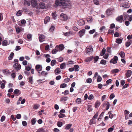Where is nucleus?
I'll return each instance as SVG.
<instances>
[{"mask_svg": "<svg viewBox=\"0 0 132 132\" xmlns=\"http://www.w3.org/2000/svg\"><path fill=\"white\" fill-rule=\"evenodd\" d=\"M65 0H56L55 1V4L56 6H65Z\"/></svg>", "mask_w": 132, "mask_h": 132, "instance_id": "f257e3e1", "label": "nucleus"}, {"mask_svg": "<svg viewBox=\"0 0 132 132\" xmlns=\"http://www.w3.org/2000/svg\"><path fill=\"white\" fill-rule=\"evenodd\" d=\"M13 68L15 69L16 70H19L21 68V65L18 63H15L13 66Z\"/></svg>", "mask_w": 132, "mask_h": 132, "instance_id": "f03ea898", "label": "nucleus"}, {"mask_svg": "<svg viewBox=\"0 0 132 132\" xmlns=\"http://www.w3.org/2000/svg\"><path fill=\"white\" fill-rule=\"evenodd\" d=\"M93 48L91 47H87L86 48V53L88 54H90L92 53L93 51Z\"/></svg>", "mask_w": 132, "mask_h": 132, "instance_id": "7ed1b4c3", "label": "nucleus"}, {"mask_svg": "<svg viewBox=\"0 0 132 132\" xmlns=\"http://www.w3.org/2000/svg\"><path fill=\"white\" fill-rule=\"evenodd\" d=\"M60 17L61 19L63 21H66L67 20V15L65 14L62 13L60 15Z\"/></svg>", "mask_w": 132, "mask_h": 132, "instance_id": "20e7f679", "label": "nucleus"}, {"mask_svg": "<svg viewBox=\"0 0 132 132\" xmlns=\"http://www.w3.org/2000/svg\"><path fill=\"white\" fill-rule=\"evenodd\" d=\"M116 20L120 23L122 22L123 20V15H121L118 16L117 18L116 19Z\"/></svg>", "mask_w": 132, "mask_h": 132, "instance_id": "39448f33", "label": "nucleus"}, {"mask_svg": "<svg viewBox=\"0 0 132 132\" xmlns=\"http://www.w3.org/2000/svg\"><path fill=\"white\" fill-rule=\"evenodd\" d=\"M77 23L79 26H82L85 24V23L84 20L80 19L78 21Z\"/></svg>", "mask_w": 132, "mask_h": 132, "instance_id": "423d86ee", "label": "nucleus"}, {"mask_svg": "<svg viewBox=\"0 0 132 132\" xmlns=\"http://www.w3.org/2000/svg\"><path fill=\"white\" fill-rule=\"evenodd\" d=\"M113 10V9L112 8H109L106 10V13L108 15H110L112 14Z\"/></svg>", "mask_w": 132, "mask_h": 132, "instance_id": "0eeeda50", "label": "nucleus"}, {"mask_svg": "<svg viewBox=\"0 0 132 132\" xmlns=\"http://www.w3.org/2000/svg\"><path fill=\"white\" fill-rule=\"evenodd\" d=\"M31 3L32 6L33 7H35L37 5L36 0H31Z\"/></svg>", "mask_w": 132, "mask_h": 132, "instance_id": "6e6552de", "label": "nucleus"}, {"mask_svg": "<svg viewBox=\"0 0 132 132\" xmlns=\"http://www.w3.org/2000/svg\"><path fill=\"white\" fill-rule=\"evenodd\" d=\"M35 69L38 71H41L42 69V67L39 65H37L35 66Z\"/></svg>", "mask_w": 132, "mask_h": 132, "instance_id": "1a4fd4ad", "label": "nucleus"}, {"mask_svg": "<svg viewBox=\"0 0 132 132\" xmlns=\"http://www.w3.org/2000/svg\"><path fill=\"white\" fill-rule=\"evenodd\" d=\"M85 30L84 29H82L79 32V35L80 37H82L85 33Z\"/></svg>", "mask_w": 132, "mask_h": 132, "instance_id": "9d476101", "label": "nucleus"}, {"mask_svg": "<svg viewBox=\"0 0 132 132\" xmlns=\"http://www.w3.org/2000/svg\"><path fill=\"white\" fill-rule=\"evenodd\" d=\"M39 40L40 42H42L44 40L45 37L44 35H40L39 37Z\"/></svg>", "mask_w": 132, "mask_h": 132, "instance_id": "9b49d317", "label": "nucleus"}, {"mask_svg": "<svg viewBox=\"0 0 132 132\" xmlns=\"http://www.w3.org/2000/svg\"><path fill=\"white\" fill-rule=\"evenodd\" d=\"M23 4L25 6H29L30 4V1H28V0L24 1Z\"/></svg>", "mask_w": 132, "mask_h": 132, "instance_id": "f8f14e48", "label": "nucleus"}, {"mask_svg": "<svg viewBox=\"0 0 132 132\" xmlns=\"http://www.w3.org/2000/svg\"><path fill=\"white\" fill-rule=\"evenodd\" d=\"M132 71L130 70H128L125 75L127 78H128L131 75Z\"/></svg>", "mask_w": 132, "mask_h": 132, "instance_id": "ddd939ff", "label": "nucleus"}, {"mask_svg": "<svg viewBox=\"0 0 132 132\" xmlns=\"http://www.w3.org/2000/svg\"><path fill=\"white\" fill-rule=\"evenodd\" d=\"M57 49L59 51H62L64 48V45L63 44L60 45L58 46H57Z\"/></svg>", "mask_w": 132, "mask_h": 132, "instance_id": "4468645a", "label": "nucleus"}, {"mask_svg": "<svg viewBox=\"0 0 132 132\" xmlns=\"http://www.w3.org/2000/svg\"><path fill=\"white\" fill-rule=\"evenodd\" d=\"M39 8L41 9H44L45 8V4L43 2H40L39 4Z\"/></svg>", "mask_w": 132, "mask_h": 132, "instance_id": "2eb2a0df", "label": "nucleus"}, {"mask_svg": "<svg viewBox=\"0 0 132 132\" xmlns=\"http://www.w3.org/2000/svg\"><path fill=\"white\" fill-rule=\"evenodd\" d=\"M93 59V56H90L89 57L87 58L85 60V61L87 62H90Z\"/></svg>", "mask_w": 132, "mask_h": 132, "instance_id": "dca6fc26", "label": "nucleus"}, {"mask_svg": "<svg viewBox=\"0 0 132 132\" xmlns=\"http://www.w3.org/2000/svg\"><path fill=\"white\" fill-rule=\"evenodd\" d=\"M59 50L57 49V46H56L54 49L52 51V53L53 54H56L57 52L59 51Z\"/></svg>", "mask_w": 132, "mask_h": 132, "instance_id": "f3484780", "label": "nucleus"}, {"mask_svg": "<svg viewBox=\"0 0 132 132\" xmlns=\"http://www.w3.org/2000/svg\"><path fill=\"white\" fill-rule=\"evenodd\" d=\"M123 38H122V39L118 38L116 39V43H117L118 44H120L122 43Z\"/></svg>", "mask_w": 132, "mask_h": 132, "instance_id": "a211bd4d", "label": "nucleus"}, {"mask_svg": "<svg viewBox=\"0 0 132 132\" xmlns=\"http://www.w3.org/2000/svg\"><path fill=\"white\" fill-rule=\"evenodd\" d=\"M50 18L48 16H47L45 18L44 20V23L45 24H46L48 22L50 21Z\"/></svg>", "mask_w": 132, "mask_h": 132, "instance_id": "6ab92c4d", "label": "nucleus"}, {"mask_svg": "<svg viewBox=\"0 0 132 132\" xmlns=\"http://www.w3.org/2000/svg\"><path fill=\"white\" fill-rule=\"evenodd\" d=\"M48 74V73L46 72H45L44 71H42L40 73V74L38 75L39 76H41V75H44L45 77H46V75Z\"/></svg>", "mask_w": 132, "mask_h": 132, "instance_id": "aec40b11", "label": "nucleus"}, {"mask_svg": "<svg viewBox=\"0 0 132 132\" xmlns=\"http://www.w3.org/2000/svg\"><path fill=\"white\" fill-rule=\"evenodd\" d=\"M123 6L126 8H128L130 6L128 4V3L126 2L124 3L122 5Z\"/></svg>", "mask_w": 132, "mask_h": 132, "instance_id": "412c9836", "label": "nucleus"}, {"mask_svg": "<svg viewBox=\"0 0 132 132\" xmlns=\"http://www.w3.org/2000/svg\"><path fill=\"white\" fill-rule=\"evenodd\" d=\"M14 55V53L13 52H11L9 56L8 57V59L9 60H11L12 59Z\"/></svg>", "mask_w": 132, "mask_h": 132, "instance_id": "4be33fe9", "label": "nucleus"}, {"mask_svg": "<svg viewBox=\"0 0 132 132\" xmlns=\"http://www.w3.org/2000/svg\"><path fill=\"white\" fill-rule=\"evenodd\" d=\"M54 72L56 74H58L60 73V69L58 68H57L55 69Z\"/></svg>", "mask_w": 132, "mask_h": 132, "instance_id": "5701e85b", "label": "nucleus"}, {"mask_svg": "<svg viewBox=\"0 0 132 132\" xmlns=\"http://www.w3.org/2000/svg\"><path fill=\"white\" fill-rule=\"evenodd\" d=\"M74 70L75 71H79V67L78 65H74Z\"/></svg>", "mask_w": 132, "mask_h": 132, "instance_id": "b1692460", "label": "nucleus"}, {"mask_svg": "<svg viewBox=\"0 0 132 132\" xmlns=\"http://www.w3.org/2000/svg\"><path fill=\"white\" fill-rule=\"evenodd\" d=\"M40 106V105L38 104H35L34 105L33 109L36 110L38 109Z\"/></svg>", "mask_w": 132, "mask_h": 132, "instance_id": "393cba45", "label": "nucleus"}, {"mask_svg": "<svg viewBox=\"0 0 132 132\" xmlns=\"http://www.w3.org/2000/svg\"><path fill=\"white\" fill-rule=\"evenodd\" d=\"M23 29L21 27L20 28H16V32L18 33H19L20 32L22 31V30H23Z\"/></svg>", "mask_w": 132, "mask_h": 132, "instance_id": "a878e982", "label": "nucleus"}, {"mask_svg": "<svg viewBox=\"0 0 132 132\" xmlns=\"http://www.w3.org/2000/svg\"><path fill=\"white\" fill-rule=\"evenodd\" d=\"M22 11L21 10H19L16 13V15L18 16H19L22 14Z\"/></svg>", "mask_w": 132, "mask_h": 132, "instance_id": "bb28decb", "label": "nucleus"}, {"mask_svg": "<svg viewBox=\"0 0 132 132\" xmlns=\"http://www.w3.org/2000/svg\"><path fill=\"white\" fill-rule=\"evenodd\" d=\"M110 63H112L113 64L116 63V56L114 57L113 59H112L110 61Z\"/></svg>", "mask_w": 132, "mask_h": 132, "instance_id": "cd10ccee", "label": "nucleus"}, {"mask_svg": "<svg viewBox=\"0 0 132 132\" xmlns=\"http://www.w3.org/2000/svg\"><path fill=\"white\" fill-rule=\"evenodd\" d=\"M87 110L89 112H91L93 110V109L92 108L91 105H88L87 108Z\"/></svg>", "mask_w": 132, "mask_h": 132, "instance_id": "c85d7f7f", "label": "nucleus"}, {"mask_svg": "<svg viewBox=\"0 0 132 132\" xmlns=\"http://www.w3.org/2000/svg\"><path fill=\"white\" fill-rule=\"evenodd\" d=\"M100 104V102L99 101H97L95 104V106L96 108L98 107Z\"/></svg>", "mask_w": 132, "mask_h": 132, "instance_id": "c756f323", "label": "nucleus"}, {"mask_svg": "<svg viewBox=\"0 0 132 132\" xmlns=\"http://www.w3.org/2000/svg\"><path fill=\"white\" fill-rule=\"evenodd\" d=\"M68 97L65 96H63L61 98V101H65L67 100Z\"/></svg>", "mask_w": 132, "mask_h": 132, "instance_id": "7c9ffc66", "label": "nucleus"}, {"mask_svg": "<svg viewBox=\"0 0 132 132\" xmlns=\"http://www.w3.org/2000/svg\"><path fill=\"white\" fill-rule=\"evenodd\" d=\"M36 122V119L35 118H32L31 120V122L32 125H34Z\"/></svg>", "mask_w": 132, "mask_h": 132, "instance_id": "2f4dec72", "label": "nucleus"}, {"mask_svg": "<svg viewBox=\"0 0 132 132\" xmlns=\"http://www.w3.org/2000/svg\"><path fill=\"white\" fill-rule=\"evenodd\" d=\"M106 50L105 48H103V49H102V51L101 53L100 54V55L101 56H102L104 54H105V52Z\"/></svg>", "mask_w": 132, "mask_h": 132, "instance_id": "473e14b6", "label": "nucleus"}, {"mask_svg": "<svg viewBox=\"0 0 132 132\" xmlns=\"http://www.w3.org/2000/svg\"><path fill=\"white\" fill-rule=\"evenodd\" d=\"M72 125V124H69L67 125L65 128L66 129H69L71 127Z\"/></svg>", "mask_w": 132, "mask_h": 132, "instance_id": "72a5a7b5", "label": "nucleus"}, {"mask_svg": "<svg viewBox=\"0 0 132 132\" xmlns=\"http://www.w3.org/2000/svg\"><path fill=\"white\" fill-rule=\"evenodd\" d=\"M56 60H52L51 62V65L52 66H54L56 63Z\"/></svg>", "mask_w": 132, "mask_h": 132, "instance_id": "f704fd0d", "label": "nucleus"}, {"mask_svg": "<svg viewBox=\"0 0 132 132\" xmlns=\"http://www.w3.org/2000/svg\"><path fill=\"white\" fill-rule=\"evenodd\" d=\"M65 63H63L60 64V68L61 69H63L65 67Z\"/></svg>", "mask_w": 132, "mask_h": 132, "instance_id": "c9c22d12", "label": "nucleus"}, {"mask_svg": "<svg viewBox=\"0 0 132 132\" xmlns=\"http://www.w3.org/2000/svg\"><path fill=\"white\" fill-rule=\"evenodd\" d=\"M7 44V40H4L2 42V45L3 46H6Z\"/></svg>", "mask_w": 132, "mask_h": 132, "instance_id": "e433bc0d", "label": "nucleus"}, {"mask_svg": "<svg viewBox=\"0 0 132 132\" xmlns=\"http://www.w3.org/2000/svg\"><path fill=\"white\" fill-rule=\"evenodd\" d=\"M100 63L102 64L105 65L106 64V61L104 60H102L101 61Z\"/></svg>", "mask_w": 132, "mask_h": 132, "instance_id": "4c0bfd02", "label": "nucleus"}, {"mask_svg": "<svg viewBox=\"0 0 132 132\" xmlns=\"http://www.w3.org/2000/svg\"><path fill=\"white\" fill-rule=\"evenodd\" d=\"M128 15L126 13H123L124 18L125 20H126L128 18Z\"/></svg>", "mask_w": 132, "mask_h": 132, "instance_id": "58836bf2", "label": "nucleus"}, {"mask_svg": "<svg viewBox=\"0 0 132 132\" xmlns=\"http://www.w3.org/2000/svg\"><path fill=\"white\" fill-rule=\"evenodd\" d=\"M99 59V57L98 56H96L95 57H93V59H94V63L97 62Z\"/></svg>", "mask_w": 132, "mask_h": 132, "instance_id": "ea45409f", "label": "nucleus"}, {"mask_svg": "<svg viewBox=\"0 0 132 132\" xmlns=\"http://www.w3.org/2000/svg\"><path fill=\"white\" fill-rule=\"evenodd\" d=\"M44 129L42 128H40L37 131V132H45Z\"/></svg>", "mask_w": 132, "mask_h": 132, "instance_id": "a19ab883", "label": "nucleus"}, {"mask_svg": "<svg viewBox=\"0 0 132 132\" xmlns=\"http://www.w3.org/2000/svg\"><path fill=\"white\" fill-rule=\"evenodd\" d=\"M119 54L121 57H123L125 56V54L124 52H121L119 53Z\"/></svg>", "mask_w": 132, "mask_h": 132, "instance_id": "79ce46f5", "label": "nucleus"}, {"mask_svg": "<svg viewBox=\"0 0 132 132\" xmlns=\"http://www.w3.org/2000/svg\"><path fill=\"white\" fill-rule=\"evenodd\" d=\"M114 127L113 126H112V127L109 128L108 130V131L109 132H112V131L114 129Z\"/></svg>", "mask_w": 132, "mask_h": 132, "instance_id": "37998d69", "label": "nucleus"}, {"mask_svg": "<svg viewBox=\"0 0 132 132\" xmlns=\"http://www.w3.org/2000/svg\"><path fill=\"white\" fill-rule=\"evenodd\" d=\"M29 82L31 84L32 83L33 80L32 77L30 76L29 78Z\"/></svg>", "mask_w": 132, "mask_h": 132, "instance_id": "c03bdc74", "label": "nucleus"}, {"mask_svg": "<svg viewBox=\"0 0 132 132\" xmlns=\"http://www.w3.org/2000/svg\"><path fill=\"white\" fill-rule=\"evenodd\" d=\"M67 86V85L65 83L62 84L60 86V87L62 88L65 87Z\"/></svg>", "mask_w": 132, "mask_h": 132, "instance_id": "a18cd8bd", "label": "nucleus"}, {"mask_svg": "<svg viewBox=\"0 0 132 132\" xmlns=\"http://www.w3.org/2000/svg\"><path fill=\"white\" fill-rule=\"evenodd\" d=\"M63 125L62 122H58L57 123V125L59 127H61Z\"/></svg>", "mask_w": 132, "mask_h": 132, "instance_id": "49530a36", "label": "nucleus"}, {"mask_svg": "<svg viewBox=\"0 0 132 132\" xmlns=\"http://www.w3.org/2000/svg\"><path fill=\"white\" fill-rule=\"evenodd\" d=\"M102 80V78L100 77V76H98L97 79V82H100Z\"/></svg>", "mask_w": 132, "mask_h": 132, "instance_id": "de8ad7c7", "label": "nucleus"}, {"mask_svg": "<svg viewBox=\"0 0 132 132\" xmlns=\"http://www.w3.org/2000/svg\"><path fill=\"white\" fill-rule=\"evenodd\" d=\"M81 102V100L80 98H78L76 100V102L78 104L80 103Z\"/></svg>", "mask_w": 132, "mask_h": 132, "instance_id": "09e8293b", "label": "nucleus"}, {"mask_svg": "<svg viewBox=\"0 0 132 132\" xmlns=\"http://www.w3.org/2000/svg\"><path fill=\"white\" fill-rule=\"evenodd\" d=\"M98 113H96L93 117L92 120H93L94 119H96L97 118V116H98Z\"/></svg>", "mask_w": 132, "mask_h": 132, "instance_id": "8fccbe9b", "label": "nucleus"}, {"mask_svg": "<svg viewBox=\"0 0 132 132\" xmlns=\"http://www.w3.org/2000/svg\"><path fill=\"white\" fill-rule=\"evenodd\" d=\"M114 32V31L113 30H109L108 31V33L112 35H113Z\"/></svg>", "mask_w": 132, "mask_h": 132, "instance_id": "3c124183", "label": "nucleus"}, {"mask_svg": "<svg viewBox=\"0 0 132 132\" xmlns=\"http://www.w3.org/2000/svg\"><path fill=\"white\" fill-rule=\"evenodd\" d=\"M52 15L53 18L54 19H55V18L56 16V13L55 12H53L52 13Z\"/></svg>", "mask_w": 132, "mask_h": 132, "instance_id": "603ef678", "label": "nucleus"}, {"mask_svg": "<svg viewBox=\"0 0 132 132\" xmlns=\"http://www.w3.org/2000/svg\"><path fill=\"white\" fill-rule=\"evenodd\" d=\"M131 43L130 42H126L125 43V45L126 47L129 46L130 45Z\"/></svg>", "mask_w": 132, "mask_h": 132, "instance_id": "864d4df0", "label": "nucleus"}, {"mask_svg": "<svg viewBox=\"0 0 132 132\" xmlns=\"http://www.w3.org/2000/svg\"><path fill=\"white\" fill-rule=\"evenodd\" d=\"M115 95L112 93V94H111L110 95V100H112V99L114 97H115Z\"/></svg>", "mask_w": 132, "mask_h": 132, "instance_id": "5fc2aeb1", "label": "nucleus"}, {"mask_svg": "<svg viewBox=\"0 0 132 132\" xmlns=\"http://www.w3.org/2000/svg\"><path fill=\"white\" fill-rule=\"evenodd\" d=\"M106 110H107L109 108L110 104H109V102H107L106 104Z\"/></svg>", "mask_w": 132, "mask_h": 132, "instance_id": "6e6d98bb", "label": "nucleus"}, {"mask_svg": "<svg viewBox=\"0 0 132 132\" xmlns=\"http://www.w3.org/2000/svg\"><path fill=\"white\" fill-rule=\"evenodd\" d=\"M86 81L88 83H90L92 82V79L90 78H88L87 79Z\"/></svg>", "mask_w": 132, "mask_h": 132, "instance_id": "4d7b16f0", "label": "nucleus"}, {"mask_svg": "<svg viewBox=\"0 0 132 132\" xmlns=\"http://www.w3.org/2000/svg\"><path fill=\"white\" fill-rule=\"evenodd\" d=\"M58 116L59 118H61L64 117L65 116V115L63 114H60Z\"/></svg>", "mask_w": 132, "mask_h": 132, "instance_id": "13d9d810", "label": "nucleus"}, {"mask_svg": "<svg viewBox=\"0 0 132 132\" xmlns=\"http://www.w3.org/2000/svg\"><path fill=\"white\" fill-rule=\"evenodd\" d=\"M93 2L95 4L98 5L99 4V2L98 0H93Z\"/></svg>", "mask_w": 132, "mask_h": 132, "instance_id": "bf43d9fd", "label": "nucleus"}, {"mask_svg": "<svg viewBox=\"0 0 132 132\" xmlns=\"http://www.w3.org/2000/svg\"><path fill=\"white\" fill-rule=\"evenodd\" d=\"M5 117L4 116H2L1 118V122H3L4 121L5 119Z\"/></svg>", "mask_w": 132, "mask_h": 132, "instance_id": "052dcab7", "label": "nucleus"}, {"mask_svg": "<svg viewBox=\"0 0 132 132\" xmlns=\"http://www.w3.org/2000/svg\"><path fill=\"white\" fill-rule=\"evenodd\" d=\"M87 21L88 22H91L92 20V18L91 17H88L87 19Z\"/></svg>", "mask_w": 132, "mask_h": 132, "instance_id": "680f3d73", "label": "nucleus"}, {"mask_svg": "<svg viewBox=\"0 0 132 132\" xmlns=\"http://www.w3.org/2000/svg\"><path fill=\"white\" fill-rule=\"evenodd\" d=\"M22 124L24 126H26L27 125V123L25 121H23L22 122Z\"/></svg>", "mask_w": 132, "mask_h": 132, "instance_id": "e2e57ef3", "label": "nucleus"}, {"mask_svg": "<svg viewBox=\"0 0 132 132\" xmlns=\"http://www.w3.org/2000/svg\"><path fill=\"white\" fill-rule=\"evenodd\" d=\"M70 80V79L69 78H67L64 79V82H67L69 81Z\"/></svg>", "mask_w": 132, "mask_h": 132, "instance_id": "0e129e2a", "label": "nucleus"}, {"mask_svg": "<svg viewBox=\"0 0 132 132\" xmlns=\"http://www.w3.org/2000/svg\"><path fill=\"white\" fill-rule=\"evenodd\" d=\"M95 31V29H93L91 30H90L89 31V33L90 34H93L94 33Z\"/></svg>", "mask_w": 132, "mask_h": 132, "instance_id": "69168bd1", "label": "nucleus"}, {"mask_svg": "<svg viewBox=\"0 0 132 132\" xmlns=\"http://www.w3.org/2000/svg\"><path fill=\"white\" fill-rule=\"evenodd\" d=\"M64 95L65 96H66L69 93V91L68 90H65L64 91Z\"/></svg>", "mask_w": 132, "mask_h": 132, "instance_id": "338daca9", "label": "nucleus"}, {"mask_svg": "<svg viewBox=\"0 0 132 132\" xmlns=\"http://www.w3.org/2000/svg\"><path fill=\"white\" fill-rule=\"evenodd\" d=\"M94 98L92 94H91L88 97V99L89 100H91L92 99Z\"/></svg>", "mask_w": 132, "mask_h": 132, "instance_id": "774afa93", "label": "nucleus"}]
</instances>
